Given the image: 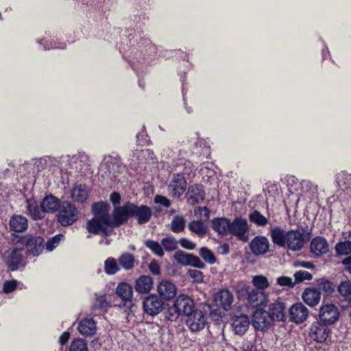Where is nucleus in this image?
Masks as SVG:
<instances>
[{"label":"nucleus","mask_w":351,"mask_h":351,"mask_svg":"<svg viewBox=\"0 0 351 351\" xmlns=\"http://www.w3.org/2000/svg\"><path fill=\"white\" fill-rule=\"evenodd\" d=\"M335 250L338 256L349 255L351 254V241L338 242L335 246Z\"/></svg>","instance_id":"nucleus-41"},{"label":"nucleus","mask_w":351,"mask_h":351,"mask_svg":"<svg viewBox=\"0 0 351 351\" xmlns=\"http://www.w3.org/2000/svg\"><path fill=\"white\" fill-rule=\"evenodd\" d=\"M79 218V210L68 201L62 202L57 214V220L62 226L74 223Z\"/></svg>","instance_id":"nucleus-5"},{"label":"nucleus","mask_w":351,"mask_h":351,"mask_svg":"<svg viewBox=\"0 0 351 351\" xmlns=\"http://www.w3.org/2000/svg\"><path fill=\"white\" fill-rule=\"evenodd\" d=\"M269 234L274 245L293 252L300 250L305 243L304 232L299 230L286 231L276 226L270 228Z\"/></svg>","instance_id":"nucleus-2"},{"label":"nucleus","mask_w":351,"mask_h":351,"mask_svg":"<svg viewBox=\"0 0 351 351\" xmlns=\"http://www.w3.org/2000/svg\"><path fill=\"white\" fill-rule=\"evenodd\" d=\"M252 283L256 288V289L263 290L264 291L265 289L269 287L267 278L262 275L255 276L252 279Z\"/></svg>","instance_id":"nucleus-44"},{"label":"nucleus","mask_w":351,"mask_h":351,"mask_svg":"<svg viewBox=\"0 0 351 351\" xmlns=\"http://www.w3.org/2000/svg\"><path fill=\"white\" fill-rule=\"evenodd\" d=\"M157 292L160 298L169 301L176 296L177 287L172 282L162 280L157 285Z\"/></svg>","instance_id":"nucleus-16"},{"label":"nucleus","mask_w":351,"mask_h":351,"mask_svg":"<svg viewBox=\"0 0 351 351\" xmlns=\"http://www.w3.org/2000/svg\"><path fill=\"white\" fill-rule=\"evenodd\" d=\"M330 333V330L328 324L316 321L310 327L309 337L316 342L322 343L327 339Z\"/></svg>","instance_id":"nucleus-10"},{"label":"nucleus","mask_w":351,"mask_h":351,"mask_svg":"<svg viewBox=\"0 0 351 351\" xmlns=\"http://www.w3.org/2000/svg\"><path fill=\"white\" fill-rule=\"evenodd\" d=\"M88 190L85 185L79 184L75 186L71 191L72 199L77 202H84L88 197Z\"/></svg>","instance_id":"nucleus-35"},{"label":"nucleus","mask_w":351,"mask_h":351,"mask_svg":"<svg viewBox=\"0 0 351 351\" xmlns=\"http://www.w3.org/2000/svg\"><path fill=\"white\" fill-rule=\"evenodd\" d=\"M336 181L338 186L348 187L351 184V174L341 171L336 175Z\"/></svg>","instance_id":"nucleus-48"},{"label":"nucleus","mask_w":351,"mask_h":351,"mask_svg":"<svg viewBox=\"0 0 351 351\" xmlns=\"http://www.w3.org/2000/svg\"><path fill=\"white\" fill-rule=\"evenodd\" d=\"M10 226L14 232H23L27 228V220L21 215H14L10 220Z\"/></svg>","instance_id":"nucleus-36"},{"label":"nucleus","mask_w":351,"mask_h":351,"mask_svg":"<svg viewBox=\"0 0 351 351\" xmlns=\"http://www.w3.org/2000/svg\"><path fill=\"white\" fill-rule=\"evenodd\" d=\"M189 276L195 282H202L204 279L203 273L197 269H189L188 271Z\"/></svg>","instance_id":"nucleus-55"},{"label":"nucleus","mask_w":351,"mask_h":351,"mask_svg":"<svg viewBox=\"0 0 351 351\" xmlns=\"http://www.w3.org/2000/svg\"><path fill=\"white\" fill-rule=\"evenodd\" d=\"M161 245L162 249L168 252H171L176 250L178 242L173 237L167 236L162 239Z\"/></svg>","instance_id":"nucleus-43"},{"label":"nucleus","mask_w":351,"mask_h":351,"mask_svg":"<svg viewBox=\"0 0 351 351\" xmlns=\"http://www.w3.org/2000/svg\"><path fill=\"white\" fill-rule=\"evenodd\" d=\"M214 300L217 306H221L225 311H228L233 303L234 296L229 290L221 289L215 293Z\"/></svg>","instance_id":"nucleus-20"},{"label":"nucleus","mask_w":351,"mask_h":351,"mask_svg":"<svg viewBox=\"0 0 351 351\" xmlns=\"http://www.w3.org/2000/svg\"><path fill=\"white\" fill-rule=\"evenodd\" d=\"M186 184V180L183 176L173 174L168 185L169 195L173 197H180L184 193Z\"/></svg>","instance_id":"nucleus-13"},{"label":"nucleus","mask_w":351,"mask_h":351,"mask_svg":"<svg viewBox=\"0 0 351 351\" xmlns=\"http://www.w3.org/2000/svg\"><path fill=\"white\" fill-rule=\"evenodd\" d=\"M154 153L150 149L136 150L130 157V167L136 170L145 163L146 157L153 159Z\"/></svg>","instance_id":"nucleus-23"},{"label":"nucleus","mask_w":351,"mask_h":351,"mask_svg":"<svg viewBox=\"0 0 351 351\" xmlns=\"http://www.w3.org/2000/svg\"><path fill=\"white\" fill-rule=\"evenodd\" d=\"M339 293L346 297L351 295V281L346 280L341 282L338 287Z\"/></svg>","instance_id":"nucleus-52"},{"label":"nucleus","mask_w":351,"mask_h":351,"mask_svg":"<svg viewBox=\"0 0 351 351\" xmlns=\"http://www.w3.org/2000/svg\"><path fill=\"white\" fill-rule=\"evenodd\" d=\"M195 213L202 221H207L210 217V210L207 207H198L195 210Z\"/></svg>","instance_id":"nucleus-53"},{"label":"nucleus","mask_w":351,"mask_h":351,"mask_svg":"<svg viewBox=\"0 0 351 351\" xmlns=\"http://www.w3.org/2000/svg\"><path fill=\"white\" fill-rule=\"evenodd\" d=\"M3 259L10 270H17L23 266V249L18 247L9 248L3 253Z\"/></svg>","instance_id":"nucleus-7"},{"label":"nucleus","mask_w":351,"mask_h":351,"mask_svg":"<svg viewBox=\"0 0 351 351\" xmlns=\"http://www.w3.org/2000/svg\"><path fill=\"white\" fill-rule=\"evenodd\" d=\"M250 322L247 316L241 315L232 319V326L235 334L243 335L248 329Z\"/></svg>","instance_id":"nucleus-30"},{"label":"nucleus","mask_w":351,"mask_h":351,"mask_svg":"<svg viewBox=\"0 0 351 351\" xmlns=\"http://www.w3.org/2000/svg\"><path fill=\"white\" fill-rule=\"evenodd\" d=\"M173 306L179 315L187 316L196 311V309H194L193 300L184 294H180L176 298Z\"/></svg>","instance_id":"nucleus-12"},{"label":"nucleus","mask_w":351,"mask_h":351,"mask_svg":"<svg viewBox=\"0 0 351 351\" xmlns=\"http://www.w3.org/2000/svg\"><path fill=\"white\" fill-rule=\"evenodd\" d=\"M185 220L182 216L177 215L173 217L171 221V230L173 232L179 233L184 230Z\"/></svg>","instance_id":"nucleus-45"},{"label":"nucleus","mask_w":351,"mask_h":351,"mask_svg":"<svg viewBox=\"0 0 351 351\" xmlns=\"http://www.w3.org/2000/svg\"><path fill=\"white\" fill-rule=\"evenodd\" d=\"M116 295L121 300L124 306L130 305L133 298V289L127 282L119 283L115 289Z\"/></svg>","instance_id":"nucleus-21"},{"label":"nucleus","mask_w":351,"mask_h":351,"mask_svg":"<svg viewBox=\"0 0 351 351\" xmlns=\"http://www.w3.org/2000/svg\"><path fill=\"white\" fill-rule=\"evenodd\" d=\"M119 264L128 270L134 267V257L130 253H124L119 258Z\"/></svg>","instance_id":"nucleus-42"},{"label":"nucleus","mask_w":351,"mask_h":351,"mask_svg":"<svg viewBox=\"0 0 351 351\" xmlns=\"http://www.w3.org/2000/svg\"><path fill=\"white\" fill-rule=\"evenodd\" d=\"M240 291L247 293V301L248 304L253 308H258L265 306L268 302V297L263 290L255 289H250V287L245 283H241L238 287L237 292Z\"/></svg>","instance_id":"nucleus-6"},{"label":"nucleus","mask_w":351,"mask_h":351,"mask_svg":"<svg viewBox=\"0 0 351 351\" xmlns=\"http://www.w3.org/2000/svg\"><path fill=\"white\" fill-rule=\"evenodd\" d=\"M17 284L18 282L15 280L5 281L3 283V292L5 293L12 292L16 289Z\"/></svg>","instance_id":"nucleus-56"},{"label":"nucleus","mask_w":351,"mask_h":351,"mask_svg":"<svg viewBox=\"0 0 351 351\" xmlns=\"http://www.w3.org/2000/svg\"><path fill=\"white\" fill-rule=\"evenodd\" d=\"M195 170V166L189 160L179 158L173 162V173L183 176H189Z\"/></svg>","instance_id":"nucleus-25"},{"label":"nucleus","mask_w":351,"mask_h":351,"mask_svg":"<svg viewBox=\"0 0 351 351\" xmlns=\"http://www.w3.org/2000/svg\"><path fill=\"white\" fill-rule=\"evenodd\" d=\"M63 238L64 236L60 234L49 239L46 243V249L49 252L52 251L58 246V245Z\"/></svg>","instance_id":"nucleus-51"},{"label":"nucleus","mask_w":351,"mask_h":351,"mask_svg":"<svg viewBox=\"0 0 351 351\" xmlns=\"http://www.w3.org/2000/svg\"><path fill=\"white\" fill-rule=\"evenodd\" d=\"M249 220L258 227H265L269 223V219L257 210H253L248 215Z\"/></svg>","instance_id":"nucleus-38"},{"label":"nucleus","mask_w":351,"mask_h":351,"mask_svg":"<svg viewBox=\"0 0 351 351\" xmlns=\"http://www.w3.org/2000/svg\"><path fill=\"white\" fill-rule=\"evenodd\" d=\"M104 269L106 273L109 275H113L116 274L119 269L115 259L112 258H108L105 261Z\"/></svg>","instance_id":"nucleus-49"},{"label":"nucleus","mask_w":351,"mask_h":351,"mask_svg":"<svg viewBox=\"0 0 351 351\" xmlns=\"http://www.w3.org/2000/svg\"><path fill=\"white\" fill-rule=\"evenodd\" d=\"M199 255L204 261L208 264H214L216 262V258L214 253L208 247H203L199 250Z\"/></svg>","instance_id":"nucleus-46"},{"label":"nucleus","mask_w":351,"mask_h":351,"mask_svg":"<svg viewBox=\"0 0 351 351\" xmlns=\"http://www.w3.org/2000/svg\"><path fill=\"white\" fill-rule=\"evenodd\" d=\"M70 338V333L67 331L64 332L59 338V343L60 345H65Z\"/></svg>","instance_id":"nucleus-62"},{"label":"nucleus","mask_w":351,"mask_h":351,"mask_svg":"<svg viewBox=\"0 0 351 351\" xmlns=\"http://www.w3.org/2000/svg\"><path fill=\"white\" fill-rule=\"evenodd\" d=\"M21 243L25 244L27 254L32 256H38L44 247V239L40 237H24Z\"/></svg>","instance_id":"nucleus-14"},{"label":"nucleus","mask_w":351,"mask_h":351,"mask_svg":"<svg viewBox=\"0 0 351 351\" xmlns=\"http://www.w3.org/2000/svg\"><path fill=\"white\" fill-rule=\"evenodd\" d=\"M154 202L167 208L169 207L171 205L169 199L162 195H156L154 198Z\"/></svg>","instance_id":"nucleus-59"},{"label":"nucleus","mask_w":351,"mask_h":351,"mask_svg":"<svg viewBox=\"0 0 351 351\" xmlns=\"http://www.w3.org/2000/svg\"><path fill=\"white\" fill-rule=\"evenodd\" d=\"M125 167L119 157L108 156L104 158L99 167V172L101 176L106 178H116L120 173L124 171Z\"/></svg>","instance_id":"nucleus-4"},{"label":"nucleus","mask_w":351,"mask_h":351,"mask_svg":"<svg viewBox=\"0 0 351 351\" xmlns=\"http://www.w3.org/2000/svg\"><path fill=\"white\" fill-rule=\"evenodd\" d=\"M61 204L58 198L53 195H48L43 199L40 207L45 213H53L58 210Z\"/></svg>","instance_id":"nucleus-29"},{"label":"nucleus","mask_w":351,"mask_h":351,"mask_svg":"<svg viewBox=\"0 0 351 351\" xmlns=\"http://www.w3.org/2000/svg\"><path fill=\"white\" fill-rule=\"evenodd\" d=\"M343 265L345 266V269L351 274V256H348L342 261Z\"/></svg>","instance_id":"nucleus-64"},{"label":"nucleus","mask_w":351,"mask_h":351,"mask_svg":"<svg viewBox=\"0 0 351 351\" xmlns=\"http://www.w3.org/2000/svg\"><path fill=\"white\" fill-rule=\"evenodd\" d=\"M145 245L149 249H150L154 254H156L157 256L162 257L164 255L163 249L162 247V245H160L159 243L152 241V240H148L145 242Z\"/></svg>","instance_id":"nucleus-50"},{"label":"nucleus","mask_w":351,"mask_h":351,"mask_svg":"<svg viewBox=\"0 0 351 351\" xmlns=\"http://www.w3.org/2000/svg\"><path fill=\"white\" fill-rule=\"evenodd\" d=\"M176 261L184 265H191L199 269L205 267V264L196 256L178 251L174 254Z\"/></svg>","instance_id":"nucleus-17"},{"label":"nucleus","mask_w":351,"mask_h":351,"mask_svg":"<svg viewBox=\"0 0 351 351\" xmlns=\"http://www.w3.org/2000/svg\"><path fill=\"white\" fill-rule=\"evenodd\" d=\"M117 213H120L119 226L127 223L128 218L134 217L139 224H145L148 222L152 213L149 207L141 205L137 206L132 202H127L123 206L119 207Z\"/></svg>","instance_id":"nucleus-3"},{"label":"nucleus","mask_w":351,"mask_h":351,"mask_svg":"<svg viewBox=\"0 0 351 351\" xmlns=\"http://www.w3.org/2000/svg\"><path fill=\"white\" fill-rule=\"evenodd\" d=\"M277 283L280 286H287L289 287H293L294 286V282L292 281L291 278L287 276L279 277L277 279Z\"/></svg>","instance_id":"nucleus-57"},{"label":"nucleus","mask_w":351,"mask_h":351,"mask_svg":"<svg viewBox=\"0 0 351 351\" xmlns=\"http://www.w3.org/2000/svg\"><path fill=\"white\" fill-rule=\"evenodd\" d=\"M180 244L182 247L188 250H193L195 247L194 243L185 238H182L180 240Z\"/></svg>","instance_id":"nucleus-60"},{"label":"nucleus","mask_w":351,"mask_h":351,"mask_svg":"<svg viewBox=\"0 0 351 351\" xmlns=\"http://www.w3.org/2000/svg\"><path fill=\"white\" fill-rule=\"evenodd\" d=\"M110 201L114 205V208L117 207V206L120 204L121 202V195L117 192H113L111 193L110 197Z\"/></svg>","instance_id":"nucleus-61"},{"label":"nucleus","mask_w":351,"mask_h":351,"mask_svg":"<svg viewBox=\"0 0 351 351\" xmlns=\"http://www.w3.org/2000/svg\"><path fill=\"white\" fill-rule=\"evenodd\" d=\"M27 209L33 219H40L44 217L45 211L34 199H27Z\"/></svg>","instance_id":"nucleus-34"},{"label":"nucleus","mask_w":351,"mask_h":351,"mask_svg":"<svg viewBox=\"0 0 351 351\" xmlns=\"http://www.w3.org/2000/svg\"><path fill=\"white\" fill-rule=\"evenodd\" d=\"M149 269L152 274L158 276L160 274V267L156 261H152L149 265Z\"/></svg>","instance_id":"nucleus-58"},{"label":"nucleus","mask_w":351,"mask_h":351,"mask_svg":"<svg viewBox=\"0 0 351 351\" xmlns=\"http://www.w3.org/2000/svg\"><path fill=\"white\" fill-rule=\"evenodd\" d=\"M188 202L191 204H199L204 199L205 193L204 187L200 184H193L188 189Z\"/></svg>","instance_id":"nucleus-26"},{"label":"nucleus","mask_w":351,"mask_h":351,"mask_svg":"<svg viewBox=\"0 0 351 351\" xmlns=\"http://www.w3.org/2000/svg\"><path fill=\"white\" fill-rule=\"evenodd\" d=\"M296 282H301L305 280H311L312 275L306 271H299L294 274Z\"/></svg>","instance_id":"nucleus-54"},{"label":"nucleus","mask_w":351,"mask_h":351,"mask_svg":"<svg viewBox=\"0 0 351 351\" xmlns=\"http://www.w3.org/2000/svg\"><path fill=\"white\" fill-rule=\"evenodd\" d=\"M339 317L338 308L333 304H323L319 311V322L330 325L336 322Z\"/></svg>","instance_id":"nucleus-11"},{"label":"nucleus","mask_w":351,"mask_h":351,"mask_svg":"<svg viewBox=\"0 0 351 351\" xmlns=\"http://www.w3.org/2000/svg\"><path fill=\"white\" fill-rule=\"evenodd\" d=\"M109 204L101 202L92 206L95 217L87 222V230L94 234L110 235L112 228L119 226L120 213L119 207H115L112 215L108 214Z\"/></svg>","instance_id":"nucleus-1"},{"label":"nucleus","mask_w":351,"mask_h":351,"mask_svg":"<svg viewBox=\"0 0 351 351\" xmlns=\"http://www.w3.org/2000/svg\"><path fill=\"white\" fill-rule=\"evenodd\" d=\"M269 241L265 236H256L250 244L252 252L255 255H263L269 250Z\"/></svg>","instance_id":"nucleus-18"},{"label":"nucleus","mask_w":351,"mask_h":351,"mask_svg":"<svg viewBox=\"0 0 351 351\" xmlns=\"http://www.w3.org/2000/svg\"><path fill=\"white\" fill-rule=\"evenodd\" d=\"M164 308V302L156 294H150L143 300V309L144 312L150 316L158 315Z\"/></svg>","instance_id":"nucleus-9"},{"label":"nucleus","mask_w":351,"mask_h":351,"mask_svg":"<svg viewBox=\"0 0 351 351\" xmlns=\"http://www.w3.org/2000/svg\"><path fill=\"white\" fill-rule=\"evenodd\" d=\"M301 194L308 197L309 199L313 198L318 191L317 185L309 180H302L300 182Z\"/></svg>","instance_id":"nucleus-37"},{"label":"nucleus","mask_w":351,"mask_h":351,"mask_svg":"<svg viewBox=\"0 0 351 351\" xmlns=\"http://www.w3.org/2000/svg\"><path fill=\"white\" fill-rule=\"evenodd\" d=\"M189 229L199 236H204L207 231L206 226L202 220H194L191 221L188 225Z\"/></svg>","instance_id":"nucleus-40"},{"label":"nucleus","mask_w":351,"mask_h":351,"mask_svg":"<svg viewBox=\"0 0 351 351\" xmlns=\"http://www.w3.org/2000/svg\"><path fill=\"white\" fill-rule=\"evenodd\" d=\"M154 285L152 277L147 275H141L134 282V289L140 294L149 293Z\"/></svg>","instance_id":"nucleus-24"},{"label":"nucleus","mask_w":351,"mask_h":351,"mask_svg":"<svg viewBox=\"0 0 351 351\" xmlns=\"http://www.w3.org/2000/svg\"><path fill=\"white\" fill-rule=\"evenodd\" d=\"M229 234L237 237L241 241H247L249 239V226L247 219L241 217H237L232 221H230Z\"/></svg>","instance_id":"nucleus-8"},{"label":"nucleus","mask_w":351,"mask_h":351,"mask_svg":"<svg viewBox=\"0 0 351 351\" xmlns=\"http://www.w3.org/2000/svg\"><path fill=\"white\" fill-rule=\"evenodd\" d=\"M289 315L291 321L296 324H300L307 319L308 310L302 303H296L291 307Z\"/></svg>","instance_id":"nucleus-22"},{"label":"nucleus","mask_w":351,"mask_h":351,"mask_svg":"<svg viewBox=\"0 0 351 351\" xmlns=\"http://www.w3.org/2000/svg\"><path fill=\"white\" fill-rule=\"evenodd\" d=\"M285 304L281 301H276L270 305L269 315L273 320L283 321L285 317Z\"/></svg>","instance_id":"nucleus-32"},{"label":"nucleus","mask_w":351,"mask_h":351,"mask_svg":"<svg viewBox=\"0 0 351 351\" xmlns=\"http://www.w3.org/2000/svg\"><path fill=\"white\" fill-rule=\"evenodd\" d=\"M321 298L320 292L315 288L306 289L302 294V299L308 305L313 306L317 305Z\"/></svg>","instance_id":"nucleus-33"},{"label":"nucleus","mask_w":351,"mask_h":351,"mask_svg":"<svg viewBox=\"0 0 351 351\" xmlns=\"http://www.w3.org/2000/svg\"><path fill=\"white\" fill-rule=\"evenodd\" d=\"M230 220L228 218H215L212 221V228L219 234L226 236L230 232Z\"/></svg>","instance_id":"nucleus-31"},{"label":"nucleus","mask_w":351,"mask_h":351,"mask_svg":"<svg viewBox=\"0 0 351 351\" xmlns=\"http://www.w3.org/2000/svg\"><path fill=\"white\" fill-rule=\"evenodd\" d=\"M69 351H88L87 343L82 339H75L71 342Z\"/></svg>","instance_id":"nucleus-47"},{"label":"nucleus","mask_w":351,"mask_h":351,"mask_svg":"<svg viewBox=\"0 0 351 351\" xmlns=\"http://www.w3.org/2000/svg\"><path fill=\"white\" fill-rule=\"evenodd\" d=\"M44 41H45V43H43V45H44L45 49H52V48H62L63 49L64 47V46L58 47L56 45L53 44L51 42H50L49 43L48 41L45 40H42L39 41L38 43L42 44L43 42H44Z\"/></svg>","instance_id":"nucleus-63"},{"label":"nucleus","mask_w":351,"mask_h":351,"mask_svg":"<svg viewBox=\"0 0 351 351\" xmlns=\"http://www.w3.org/2000/svg\"><path fill=\"white\" fill-rule=\"evenodd\" d=\"M310 249L313 254L318 256L326 254L329 250V246L325 238L316 237L312 239Z\"/></svg>","instance_id":"nucleus-27"},{"label":"nucleus","mask_w":351,"mask_h":351,"mask_svg":"<svg viewBox=\"0 0 351 351\" xmlns=\"http://www.w3.org/2000/svg\"><path fill=\"white\" fill-rule=\"evenodd\" d=\"M95 300L92 306V310L93 311H106L110 306V303L108 302L106 295H99L95 293Z\"/></svg>","instance_id":"nucleus-39"},{"label":"nucleus","mask_w":351,"mask_h":351,"mask_svg":"<svg viewBox=\"0 0 351 351\" xmlns=\"http://www.w3.org/2000/svg\"><path fill=\"white\" fill-rule=\"evenodd\" d=\"M77 330L84 337H92L97 331L96 322L91 318H85L79 322Z\"/></svg>","instance_id":"nucleus-28"},{"label":"nucleus","mask_w":351,"mask_h":351,"mask_svg":"<svg viewBox=\"0 0 351 351\" xmlns=\"http://www.w3.org/2000/svg\"><path fill=\"white\" fill-rule=\"evenodd\" d=\"M272 318L265 311L256 310L252 316V326L259 330H264L272 321Z\"/></svg>","instance_id":"nucleus-19"},{"label":"nucleus","mask_w":351,"mask_h":351,"mask_svg":"<svg viewBox=\"0 0 351 351\" xmlns=\"http://www.w3.org/2000/svg\"><path fill=\"white\" fill-rule=\"evenodd\" d=\"M206 322L205 315L200 310H196L187 315L186 325L193 332L202 330L205 326Z\"/></svg>","instance_id":"nucleus-15"}]
</instances>
